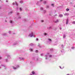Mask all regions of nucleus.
Instances as JSON below:
<instances>
[{"label":"nucleus","mask_w":75,"mask_h":75,"mask_svg":"<svg viewBox=\"0 0 75 75\" xmlns=\"http://www.w3.org/2000/svg\"><path fill=\"white\" fill-rule=\"evenodd\" d=\"M1 59V57H0V59Z\"/></svg>","instance_id":"obj_27"},{"label":"nucleus","mask_w":75,"mask_h":75,"mask_svg":"<svg viewBox=\"0 0 75 75\" xmlns=\"http://www.w3.org/2000/svg\"><path fill=\"white\" fill-rule=\"evenodd\" d=\"M12 21H10V23H12Z\"/></svg>","instance_id":"obj_15"},{"label":"nucleus","mask_w":75,"mask_h":75,"mask_svg":"<svg viewBox=\"0 0 75 75\" xmlns=\"http://www.w3.org/2000/svg\"><path fill=\"white\" fill-rule=\"evenodd\" d=\"M36 40H37V41H38V38H36Z\"/></svg>","instance_id":"obj_22"},{"label":"nucleus","mask_w":75,"mask_h":75,"mask_svg":"<svg viewBox=\"0 0 75 75\" xmlns=\"http://www.w3.org/2000/svg\"><path fill=\"white\" fill-rule=\"evenodd\" d=\"M30 37H33V33H32L31 34H30Z\"/></svg>","instance_id":"obj_2"},{"label":"nucleus","mask_w":75,"mask_h":75,"mask_svg":"<svg viewBox=\"0 0 75 75\" xmlns=\"http://www.w3.org/2000/svg\"><path fill=\"white\" fill-rule=\"evenodd\" d=\"M45 59H47V57H46L45 58Z\"/></svg>","instance_id":"obj_24"},{"label":"nucleus","mask_w":75,"mask_h":75,"mask_svg":"<svg viewBox=\"0 0 75 75\" xmlns=\"http://www.w3.org/2000/svg\"><path fill=\"white\" fill-rule=\"evenodd\" d=\"M65 37V35H64V38Z\"/></svg>","instance_id":"obj_26"},{"label":"nucleus","mask_w":75,"mask_h":75,"mask_svg":"<svg viewBox=\"0 0 75 75\" xmlns=\"http://www.w3.org/2000/svg\"><path fill=\"white\" fill-rule=\"evenodd\" d=\"M10 13H12V12H10Z\"/></svg>","instance_id":"obj_29"},{"label":"nucleus","mask_w":75,"mask_h":75,"mask_svg":"<svg viewBox=\"0 0 75 75\" xmlns=\"http://www.w3.org/2000/svg\"><path fill=\"white\" fill-rule=\"evenodd\" d=\"M74 7H75V5L74 6Z\"/></svg>","instance_id":"obj_35"},{"label":"nucleus","mask_w":75,"mask_h":75,"mask_svg":"<svg viewBox=\"0 0 75 75\" xmlns=\"http://www.w3.org/2000/svg\"><path fill=\"white\" fill-rule=\"evenodd\" d=\"M30 75H33L32 74H30Z\"/></svg>","instance_id":"obj_33"},{"label":"nucleus","mask_w":75,"mask_h":75,"mask_svg":"<svg viewBox=\"0 0 75 75\" xmlns=\"http://www.w3.org/2000/svg\"><path fill=\"white\" fill-rule=\"evenodd\" d=\"M42 21V22H43V21Z\"/></svg>","instance_id":"obj_30"},{"label":"nucleus","mask_w":75,"mask_h":75,"mask_svg":"<svg viewBox=\"0 0 75 75\" xmlns=\"http://www.w3.org/2000/svg\"><path fill=\"white\" fill-rule=\"evenodd\" d=\"M45 57H47V55H45Z\"/></svg>","instance_id":"obj_37"},{"label":"nucleus","mask_w":75,"mask_h":75,"mask_svg":"<svg viewBox=\"0 0 75 75\" xmlns=\"http://www.w3.org/2000/svg\"><path fill=\"white\" fill-rule=\"evenodd\" d=\"M33 43H32V44H31L30 45V46H33Z\"/></svg>","instance_id":"obj_9"},{"label":"nucleus","mask_w":75,"mask_h":75,"mask_svg":"<svg viewBox=\"0 0 75 75\" xmlns=\"http://www.w3.org/2000/svg\"><path fill=\"white\" fill-rule=\"evenodd\" d=\"M21 18V17L19 18Z\"/></svg>","instance_id":"obj_39"},{"label":"nucleus","mask_w":75,"mask_h":75,"mask_svg":"<svg viewBox=\"0 0 75 75\" xmlns=\"http://www.w3.org/2000/svg\"><path fill=\"white\" fill-rule=\"evenodd\" d=\"M63 16L62 15H59V16L60 17H62Z\"/></svg>","instance_id":"obj_8"},{"label":"nucleus","mask_w":75,"mask_h":75,"mask_svg":"<svg viewBox=\"0 0 75 75\" xmlns=\"http://www.w3.org/2000/svg\"><path fill=\"white\" fill-rule=\"evenodd\" d=\"M68 19H67L66 20V24H68Z\"/></svg>","instance_id":"obj_1"},{"label":"nucleus","mask_w":75,"mask_h":75,"mask_svg":"<svg viewBox=\"0 0 75 75\" xmlns=\"http://www.w3.org/2000/svg\"><path fill=\"white\" fill-rule=\"evenodd\" d=\"M32 74H35V72H34V71H32Z\"/></svg>","instance_id":"obj_6"},{"label":"nucleus","mask_w":75,"mask_h":75,"mask_svg":"<svg viewBox=\"0 0 75 75\" xmlns=\"http://www.w3.org/2000/svg\"><path fill=\"white\" fill-rule=\"evenodd\" d=\"M30 51H33V49L32 48L30 49Z\"/></svg>","instance_id":"obj_7"},{"label":"nucleus","mask_w":75,"mask_h":75,"mask_svg":"<svg viewBox=\"0 0 75 75\" xmlns=\"http://www.w3.org/2000/svg\"><path fill=\"white\" fill-rule=\"evenodd\" d=\"M13 5H14V3H13Z\"/></svg>","instance_id":"obj_25"},{"label":"nucleus","mask_w":75,"mask_h":75,"mask_svg":"<svg viewBox=\"0 0 75 75\" xmlns=\"http://www.w3.org/2000/svg\"><path fill=\"white\" fill-rule=\"evenodd\" d=\"M20 3H23V1H20Z\"/></svg>","instance_id":"obj_21"},{"label":"nucleus","mask_w":75,"mask_h":75,"mask_svg":"<svg viewBox=\"0 0 75 75\" xmlns=\"http://www.w3.org/2000/svg\"><path fill=\"white\" fill-rule=\"evenodd\" d=\"M64 16H68L69 14L68 13H65L64 14Z\"/></svg>","instance_id":"obj_4"},{"label":"nucleus","mask_w":75,"mask_h":75,"mask_svg":"<svg viewBox=\"0 0 75 75\" xmlns=\"http://www.w3.org/2000/svg\"><path fill=\"white\" fill-rule=\"evenodd\" d=\"M67 75H69V74H67Z\"/></svg>","instance_id":"obj_32"},{"label":"nucleus","mask_w":75,"mask_h":75,"mask_svg":"<svg viewBox=\"0 0 75 75\" xmlns=\"http://www.w3.org/2000/svg\"><path fill=\"white\" fill-rule=\"evenodd\" d=\"M17 6H18V4H17Z\"/></svg>","instance_id":"obj_34"},{"label":"nucleus","mask_w":75,"mask_h":75,"mask_svg":"<svg viewBox=\"0 0 75 75\" xmlns=\"http://www.w3.org/2000/svg\"><path fill=\"white\" fill-rule=\"evenodd\" d=\"M6 1V2H8V1Z\"/></svg>","instance_id":"obj_31"},{"label":"nucleus","mask_w":75,"mask_h":75,"mask_svg":"<svg viewBox=\"0 0 75 75\" xmlns=\"http://www.w3.org/2000/svg\"><path fill=\"white\" fill-rule=\"evenodd\" d=\"M49 57L50 58V57H52V55H49Z\"/></svg>","instance_id":"obj_13"},{"label":"nucleus","mask_w":75,"mask_h":75,"mask_svg":"<svg viewBox=\"0 0 75 75\" xmlns=\"http://www.w3.org/2000/svg\"><path fill=\"white\" fill-rule=\"evenodd\" d=\"M42 1V0H41L40 1Z\"/></svg>","instance_id":"obj_28"},{"label":"nucleus","mask_w":75,"mask_h":75,"mask_svg":"<svg viewBox=\"0 0 75 75\" xmlns=\"http://www.w3.org/2000/svg\"><path fill=\"white\" fill-rule=\"evenodd\" d=\"M58 20H57L55 21V23H58Z\"/></svg>","instance_id":"obj_10"},{"label":"nucleus","mask_w":75,"mask_h":75,"mask_svg":"<svg viewBox=\"0 0 75 75\" xmlns=\"http://www.w3.org/2000/svg\"><path fill=\"white\" fill-rule=\"evenodd\" d=\"M20 11H21L22 9H21V8H20Z\"/></svg>","instance_id":"obj_17"},{"label":"nucleus","mask_w":75,"mask_h":75,"mask_svg":"<svg viewBox=\"0 0 75 75\" xmlns=\"http://www.w3.org/2000/svg\"><path fill=\"white\" fill-rule=\"evenodd\" d=\"M14 69H17V68L14 67V66L12 67Z\"/></svg>","instance_id":"obj_3"},{"label":"nucleus","mask_w":75,"mask_h":75,"mask_svg":"<svg viewBox=\"0 0 75 75\" xmlns=\"http://www.w3.org/2000/svg\"><path fill=\"white\" fill-rule=\"evenodd\" d=\"M72 49H74V47H72Z\"/></svg>","instance_id":"obj_23"},{"label":"nucleus","mask_w":75,"mask_h":75,"mask_svg":"<svg viewBox=\"0 0 75 75\" xmlns=\"http://www.w3.org/2000/svg\"><path fill=\"white\" fill-rule=\"evenodd\" d=\"M62 45V47H63V45Z\"/></svg>","instance_id":"obj_38"},{"label":"nucleus","mask_w":75,"mask_h":75,"mask_svg":"<svg viewBox=\"0 0 75 75\" xmlns=\"http://www.w3.org/2000/svg\"><path fill=\"white\" fill-rule=\"evenodd\" d=\"M41 10H43V8H40Z\"/></svg>","instance_id":"obj_18"},{"label":"nucleus","mask_w":75,"mask_h":75,"mask_svg":"<svg viewBox=\"0 0 75 75\" xmlns=\"http://www.w3.org/2000/svg\"><path fill=\"white\" fill-rule=\"evenodd\" d=\"M44 4L46 3V1H44Z\"/></svg>","instance_id":"obj_19"},{"label":"nucleus","mask_w":75,"mask_h":75,"mask_svg":"<svg viewBox=\"0 0 75 75\" xmlns=\"http://www.w3.org/2000/svg\"><path fill=\"white\" fill-rule=\"evenodd\" d=\"M36 52H38V50H36Z\"/></svg>","instance_id":"obj_20"},{"label":"nucleus","mask_w":75,"mask_h":75,"mask_svg":"<svg viewBox=\"0 0 75 75\" xmlns=\"http://www.w3.org/2000/svg\"><path fill=\"white\" fill-rule=\"evenodd\" d=\"M66 10L67 11H69V8H67V9H66Z\"/></svg>","instance_id":"obj_5"},{"label":"nucleus","mask_w":75,"mask_h":75,"mask_svg":"<svg viewBox=\"0 0 75 75\" xmlns=\"http://www.w3.org/2000/svg\"><path fill=\"white\" fill-rule=\"evenodd\" d=\"M73 24H75V21H74L73 22Z\"/></svg>","instance_id":"obj_12"},{"label":"nucleus","mask_w":75,"mask_h":75,"mask_svg":"<svg viewBox=\"0 0 75 75\" xmlns=\"http://www.w3.org/2000/svg\"><path fill=\"white\" fill-rule=\"evenodd\" d=\"M44 35H47V33H44Z\"/></svg>","instance_id":"obj_16"},{"label":"nucleus","mask_w":75,"mask_h":75,"mask_svg":"<svg viewBox=\"0 0 75 75\" xmlns=\"http://www.w3.org/2000/svg\"><path fill=\"white\" fill-rule=\"evenodd\" d=\"M51 6H53V7H54V4H51Z\"/></svg>","instance_id":"obj_14"},{"label":"nucleus","mask_w":75,"mask_h":75,"mask_svg":"<svg viewBox=\"0 0 75 75\" xmlns=\"http://www.w3.org/2000/svg\"><path fill=\"white\" fill-rule=\"evenodd\" d=\"M48 40H49V41H51V40L50 39H48Z\"/></svg>","instance_id":"obj_11"},{"label":"nucleus","mask_w":75,"mask_h":75,"mask_svg":"<svg viewBox=\"0 0 75 75\" xmlns=\"http://www.w3.org/2000/svg\"><path fill=\"white\" fill-rule=\"evenodd\" d=\"M5 22H7L6 21H5Z\"/></svg>","instance_id":"obj_36"}]
</instances>
